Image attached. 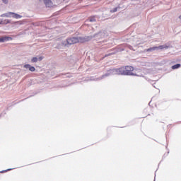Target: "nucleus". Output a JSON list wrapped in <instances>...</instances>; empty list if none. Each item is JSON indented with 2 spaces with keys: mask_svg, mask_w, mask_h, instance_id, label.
Here are the masks:
<instances>
[{
  "mask_svg": "<svg viewBox=\"0 0 181 181\" xmlns=\"http://www.w3.org/2000/svg\"><path fill=\"white\" fill-rule=\"evenodd\" d=\"M132 71H134V67L131 66H122V73L123 76H137L141 77V75H138Z\"/></svg>",
  "mask_w": 181,
  "mask_h": 181,
  "instance_id": "1",
  "label": "nucleus"
},
{
  "mask_svg": "<svg viewBox=\"0 0 181 181\" xmlns=\"http://www.w3.org/2000/svg\"><path fill=\"white\" fill-rule=\"evenodd\" d=\"M87 40H90V39H86L83 37H73L71 38H68L66 40V43H68V45H74V43H83L84 42H87Z\"/></svg>",
  "mask_w": 181,
  "mask_h": 181,
  "instance_id": "2",
  "label": "nucleus"
},
{
  "mask_svg": "<svg viewBox=\"0 0 181 181\" xmlns=\"http://www.w3.org/2000/svg\"><path fill=\"white\" fill-rule=\"evenodd\" d=\"M1 18H13L14 19H21L22 16L13 13V12H8L1 15Z\"/></svg>",
  "mask_w": 181,
  "mask_h": 181,
  "instance_id": "3",
  "label": "nucleus"
},
{
  "mask_svg": "<svg viewBox=\"0 0 181 181\" xmlns=\"http://www.w3.org/2000/svg\"><path fill=\"white\" fill-rule=\"evenodd\" d=\"M40 1H42V0ZM43 1L47 8H52V6H56V5H57L52 0H43Z\"/></svg>",
  "mask_w": 181,
  "mask_h": 181,
  "instance_id": "4",
  "label": "nucleus"
},
{
  "mask_svg": "<svg viewBox=\"0 0 181 181\" xmlns=\"http://www.w3.org/2000/svg\"><path fill=\"white\" fill-rule=\"evenodd\" d=\"M110 74L112 75L118 74V75L123 76L122 75V67L110 69Z\"/></svg>",
  "mask_w": 181,
  "mask_h": 181,
  "instance_id": "5",
  "label": "nucleus"
},
{
  "mask_svg": "<svg viewBox=\"0 0 181 181\" xmlns=\"http://www.w3.org/2000/svg\"><path fill=\"white\" fill-rule=\"evenodd\" d=\"M168 45H160L158 47H153L151 48H148L147 49V52H152V50H158V49H160V50H162L163 49H168Z\"/></svg>",
  "mask_w": 181,
  "mask_h": 181,
  "instance_id": "6",
  "label": "nucleus"
},
{
  "mask_svg": "<svg viewBox=\"0 0 181 181\" xmlns=\"http://www.w3.org/2000/svg\"><path fill=\"white\" fill-rule=\"evenodd\" d=\"M110 76H112V74H111V69L107 71V72L106 74L102 75L100 77L96 78L95 80L96 81H98V80H103V78H105L107 77H110Z\"/></svg>",
  "mask_w": 181,
  "mask_h": 181,
  "instance_id": "7",
  "label": "nucleus"
},
{
  "mask_svg": "<svg viewBox=\"0 0 181 181\" xmlns=\"http://www.w3.org/2000/svg\"><path fill=\"white\" fill-rule=\"evenodd\" d=\"M41 60H43V57H33V58L31 59V62H32L33 63H37V62H41Z\"/></svg>",
  "mask_w": 181,
  "mask_h": 181,
  "instance_id": "8",
  "label": "nucleus"
},
{
  "mask_svg": "<svg viewBox=\"0 0 181 181\" xmlns=\"http://www.w3.org/2000/svg\"><path fill=\"white\" fill-rule=\"evenodd\" d=\"M24 67L25 69H28L30 71H35L36 70L34 66H32L30 64H25Z\"/></svg>",
  "mask_w": 181,
  "mask_h": 181,
  "instance_id": "9",
  "label": "nucleus"
},
{
  "mask_svg": "<svg viewBox=\"0 0 181 181\" xmlns=\"http://www.w3.org/2000/svg\"><path fill=\"white\" fill-rule=\"evenodd\" d=\"M9 39H11V37H1L0 38V42L4 43V42H6V41L9 40Z\"/></svg>",
  "mask_w": 181,
  "mask_h": 181,
  "instance_id": "10",
  "label": "nucleus"
},
{
  "mask_svg": "<svg viewBox=\"0 0 181 181\" xmlns=\"http://www.w3.org/2000/svg\"><path fill=\"white\" fill-rule=\"evenodd\" d=\"M6 23H9V20H4L0 19V25H6Z\"/></svg>",
  "mask_w": 181,
  "mask_h": 181,
  "instance_id": "11",
  "label": "nucleus"
},
{
  "mask_svg": "<svg viewBox=\"0 0 181 181\" xmlns=\"http://www.w3.org/2000/svg\"><path fill=\"white\" fill-rule=\"evenodd\" d=\"M179 67H180V64H177L173 66H172V69H173V70H176V69H179Z\"/></svg>",
  "mask_w": 181,
  "mask_h": 181,
  "instance_id": "12",
  "label": "nucleus"
},
{
  "mask_svg": "<svg viewBox=\"0 0 181 181\" xmlns=\"http://www.w3.org/2000/svg\"><path fill=\"white\" fill-rule=\"evenodd\" d=\"M97 21V18H95V17H90L89 18V22H96Z\"/></svg>",
  "mask_w": 181,
  "mask_h": 181,
  "instance_id": "13",
  "label": "nucleus"
},
{
  "mask_svg": "<svg viewBox=\"0 0 181 181\" xmlns=\"http://www.w3.org/2000/svg\"><path fill=\"white\" fill-rule=\"evenodd\" d=\"M118 11V8H115L113 10H111L110 12H117Z\"/></svg>",
  "mask_w": 181,
  "mask_h": 181,
  "instance_id": "14",
  "label": "nucleus"
},
{
  "mask_svg": "<svg viewBox=\"0 0 181 181\" xmlns=\"http://www.w3.org/2000/svg\"><path fill=\"white\" fill-rule=\"evenodd\" d=\"M4 4H8L9 0H1Z\"/></svg>",
  "mask_w": 181,
  "mask_h": 181,
  "instance_id": "15",
  "label": "nucleus"
},
{
  "mask_svg": "<svg viewBox=\"0 0 181 181\" xmlns=\"http://www.w3.org/2000/svg\"><path fill=\"white\" fill-rule=\"evenodd\" d=\"M21 24H22V23L20 22V21H17V22L15 23V25H21Z\"/></svg>",
  "mask_w": 181,
  "mask_h": 181,
  "instance_id": "16",
  "label": "nucleus"
},
{
  "mask_svg": "<svg viewBox=\"0 0 181 181\" xmlns=\"http://www.w3.org/2000/svg\"><path fill=\"white\" fill-rule=\"evenodd\" d=\"M8 170H12V169H8V170H6L1 171V173H4L5 172H8Z\"/></svg>",
  "mask_w": 181,
  "mask_h": 181,
  "instance_id": "17",
  "label": "nucleus"
},
{
  "mask_svg": "<svg viewBox=\"0 0 181 181\" xmlns=\"http://www.w3.org/2000/svg\"><path fill=\"white\" fill-rule=\"evenodd\" d=\"M180 19H181V15L180 16Z\"/></svg>",
  "mask_w": 181,
  "mask_h": 181,
  "instance_id": "18",
  "label": "nucleus"
}]
</instances>
